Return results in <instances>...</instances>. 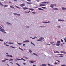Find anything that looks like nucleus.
<instances>
[{
    "instance_id": "1",
    "label": "nucleus",
    "mask_w": 66,
    "mask_h": 66,
    "mask_svg": "<svg viewBox=\"0 0 66 66\" xmlns=\"http://www.w3.org/2000/svg\"><path fill=\"white\" fill-rule=\"evenodd\" d=\"M61 43V41H57V44L56 45V46H60V44L59 43Z\"/></svg>"
},
{
    "instance_id": "2",
    "label": "nucleus",
    "mask_w": 66,
    "mask_h": 66,
    "mask_svg": "<svg viewBox=\"0 0 66 66\" xmlns=\"http://www.w3.org/2000/svg\"><path fill=\"white\" fill-rule=\"evenodd\" d=\"M29 62L30 63H32V64H33L34 63V62H36V61H33V60H32V61L30 60V61H29Z\"/></svg>"
},
{
    "instance_id": "3",
    "label": "nucleus",
    "mask_w": 66,
    "mask_h": 66,
    "mask_svg": "<svg viewBox=\"0 0 66 66\" xmlns=\"http://www.w3.org/2000/svg\"><path fill=\"white\" fill-rule=\"evenodd\" d=\"M26 4L25 3L22 4L20 5V6L21 7H23V6H24Z\"/></svg>"
},
{
    "instance_id": "4",
    "label": "nucleus",
    "mask_w": 66,
    "mask_h": 66,
    "mask_svg": "<svg viewBox=\"0 0 66 66\" xmlns=\"http://www.w3.org/2000/svg\"><path fill=\"white\" fill-rule=\"evenodd\" d=\"M22 9H23V10H28V8L26 7H23Z\"/></svg>"
},
{
    "instance_id": "5",
    "label": "nucleus",
    "mask_w": 66,
    "mask_h": 66,
    "mask_svg": "<svg viewBox=\"0 0 66 66\" xmlns=\"http://www.w3.org/2000/svg\"><path fill=\"white\" fill-rule=\"evenodd\" d=\"M49 3V2H42L41 3H42V4H44V3Z\"/></svg>"
},
{
    "instance_id": "6",
    "label": "nucleus",
    "mask_w": 66,
    "mask_h": 66,
    "mask_svg": "<svg viewBox=\"0 0 66 66\" xmlns=\"http://www.w3.org/2000/svg\"><path fill=\"white\" fill-rule=\"evenodd\" d=\"M39 6H41V7L44 6H46V5L45 4H40V5Z\"/></svg>"
},
{
    "instance_id": "7",
    "label": "nucleus",
    "mask_w": 66,
    "mask_h": 66,
    "mask_svg": "<svg viewBox=\"0 0 66 66\" xmlns=\"http://www.w3.org/2000/svg\"><path fill=\"white\" fill-rule=\"evenodd\" d=\"M23 43H29V41L28 40H26L23 42Z\"/></svg>"
},
{
    "instance_id": "8",
    "label": "nucleus",
    "mask_w": 66,
    "mask_h": 66,
    "mask_svg": "<svg viewBox=\"0 0 66 66\" xmlns=\"http://www.w3.org/2000/svg\"><path fill=\"white\" fill-rule=\"evenodd\" d=\"M44 39V38H43V37H41L39 39V40H43V39Z\"/></svg>"
},
{
    "instance_id": "9",
    "label": "nucleus",
    "mask_w": 66,
    "mask_h": 66,
    "mask_svg": "<svg viewBox=\"0 0 66 66\" xmlns=\"http://www.w3.org/2000/svg\"><path fill=\"white\" fill-rule=\"evenodd\" d=\"M13 15H18V16H20V15L19 14H18L17 13H13Z\"/></svg>"
},
{
    "instance_id": "10",
    "label": "nucleus",
    "mask_w": 66,
    "mask_h": 66,
    "mask_svg": "<svg viewBox=\"0 0 66 66\" xmlns=\"http://www.w3.org/2000/svg\"><path fill=\"white\" fill-rule=\"evenodd\" d=\"M61 52L62 53H64V54H66V52H64V51H61Z\"/></svg>"
},
{
    "instance_id": "11",
    "label": "nucleus",
    "mask_w": 66,
    "mask_h": 66,
    "mask_svg": "<svg viewBox=\"0 0 66 66\" xmlns=\"http://www.w3.org/2000/svg\"><path fill=\"white\" fill-rule=\"evenodd\" d=\"M58 21H64V20L58 19Z\"/></svg>"
},
{
    "instance_id": "12",
    "label": "nucleus",
    "mask_w": 66,
    "mask_h": 66,
    "mask_svg": "<svg viewBox=\"0 0 66 66\" xmlns=\"http://www.w3.org/2000/svg\"><path fill=\"white\" fill-rule=\"evenodd\" d=\"M54 52L55 53H59V52L57 51H56V52H55L54 51Z\"/></svg>"
},
{
    "instance_id": "13",
    "label": "nucleus",
    "mask_w": 66,
    "mask_h": 66,
    "mask_svg": "<svg viewBox=\"0 0 66 66\" xmlns=\"http://www.w3.org/2000/svg\"><path fill=\"white\" fill-rule=\"evenodd\" d=\"M25 13H30V11H29L28 12H27V11H25Z\"/></svg>"
},
{
    "instance_id": "14",
    "label": "nucleus",
    "mask_w": 66,
    "mask_h": 66,
    "mask_svg": "<svg viewBox=\"0 0 66 66\" xmlns=\"http://www.w3.org/2000/svg\"><path fill=\"white\" fill-rule=\"evenodd\" d=\"M50 7H52V8H53V4H52L50 6Z\"/></svg>"
},
{
    "instance_id": "15",
    "label": "nucleus",
    "mask_w": 66,
    "mask_h": 66,
    "mask_svg": "<svg viewBox=\"0 0 66 66\" xmlns=\"http://www.w3.org/2000/svg\"><path fill=\"white\" fill-rule=\"evenodd\" d=\"M62 10H66V8H65L64 7H63L62 8Z\"/></svg>"
},
{
    "instance_id": "16",
    "label": "nucleus",
    "mask_w": 66,
    "mask_h": 66,
    "mask_svg": "<svg viewBox=\"0 0 66 66\" xmlns=\"http://www.w3.org/2000/svg\"><path fill=\"white\" fill-rule=\"evenodd\" d=\"M3 6L4 7H7L8 6V5H4Z\"/></svg>"
},
{
    "instance_id": "17",
    "label": "nucleus",
    "mask_w": 66,
    "mask_h": 66,
    "mask_svg": "<svg viewBox=\"0 0 66 66\" xmlns=\"http://www.w3.org/2000/svg\"><path fill=\"white\" fill-rule=\"evenodd\" d=\"M29 52L30 53H32V51L30 49L29 50Z\"/></svg>"
},
{
    "instance_id": "18",
    "label": "nucleus",
    "mask_w": 66,
    "mask_h": 66,
    "mask_svg": "<svg viewBox=\"0 0 66 66\" xmlns=\"http://www.w3.org/2000/svg\"><path fill=\"white\" fill-rule=\"evenodd\" d=\"M38 10H42V11H44V10L40 8H39L38 9Z\"/></svg>"
},
{
    "instance_id": "19",
    "label": "nucleus",
    "mask_w": 66,
    "mask_h": 66,
    "mask_svg": "<svg viewBox=\"0 0 66 66\" xmlns=\"http://www.w3.org/2000/svg\"><path fill=\"white\" fill-rule=\"evenodd\" d=\"M10 7L12 8V9H15L14 7L12 6H10Z\"/></svg>"
},
{
    "instance_id": "20",
    "label": "nucleus",
    "mask_w": 66,
    "mask_h": 66,
    "mask_svg": "<svg viewBox=\"0 0 66 66\" xmlns=\"http://www.w3.org/2000/svg\"><path fill=\"white\" fill-rule=\"evenodd\" d=\"M29 10H30V11H34V9H29Z\"/></svg>"
},
{
    "instance_id": "21",
    "label": "nucleus",
    "mask_w": 66,
    "mask_h": 66,
    "mask_svg": "<svg viewBox=\"0 0 66 66\" xmlns=\"http://www.w3.org/2000/svg\"><path fill=\"white\" fill-rule=\"evenodd\" d=\"M2 62H6V60H2Z\"/></svg>"
},
{
    "instance_id": "22",
    "label": "nucleus",
    "mask_w": 66,
    "mask_h": 66,
    "mask_svg": "<svg viewBox=\"0 0 66 66\" xmlns=\"http://www.w3.org/2000/svg\"><path fill=\"white\" fill-rule=\"evenodd\" d=\"M15 7H17V8L18 9H20V8L18 7L17 6H15Z\"/></svg>"
},
{
    "instance_id": "23",
    "label": "nucleus",
    "mask_w": 66,
    "mask_h": 66,
    "mask_svg": "<svg viewBox=\"0 0 66 66\" xmlns=\"http://www.w3.org/2000/svg\"><path fill=\"white\" fill-rule=\"evenodd\" d=\"M54 43V42H50V44H53V43Z\"/></svg>"
},
{
    "instance_id": "24",
    "label": "nucleus",
    "mask_w": 66,
    "mask_h": 66,
    "mask_svg": "<svg viewBox=\"0 0 66 66\" xmlns=\"http://www.w3.org/2000/svg\"><path fill=\"white\" fill-rule=\"evenodd\" d=\"M55 11H57L58 10V9L56 8H55Z\"/></svg>"
},
{
    "instance_id": "25",
    "label": "nucleus",
    "mask_w": 66,
    "mask_h": 66,
    "mask_svg": "<svg viewBox=\"0 0 66 66\" xmlns=\"http://www.w3.org/2000/svg\"><path fill=\"white\" fill-rule=\"evenodd\" d=\"M0 5H2V6H3V4H2V3H1V2H0Z\"/></svg>"
},
{
    "instance_id": "26",
    "label": "nucleus",
    "mask_w": 66,
    "mask_h": 66,
    "mask_svg": "<svg viewBox=\"0 0 66 66\" xmlns=\"http://www.w3.org/2000/svg\"><path fill=\"white\" fill-rule=\"evenodd\" d=\"M32 14H36V13H35L33 12H32Z\"/></svg>"
},
{
    "instance_id": "27",
    "label": "nucleus",
    "mask_w": 66,
    "mask_h": 66,
    "mask_svg": "<svg viewBox=\"0 0 66 66\" xmlns=\"http://www.w3.org/2000/svg\"><path fill=\"white\" fill-rule=\"evenodd\" d=\"M42 65L43 66H46V64H42Z\"/></svg>"
},
{
    "instance_id": "28",
    "label": "nucleus",
    "mask_w": 66,
    "mask_h": 66,
    "mask_svg": "<svg viewBox=\"0 0 66 66\" xmlns=\"http://www.w3.org/2000/svg\"><path fill=\"white\" fill-rule=\"evenodd\" d=\"M8 44H14V43H8Z\"/></svg>"
},
{
    "instance_id": "29",
    "label": "nucleus",
    "mask_w": 66,
    "mask_h": 66,
    "mask_svg": "<svg viewBox=\"0 0 66 66\" xmlns=\"http://www.w3.org/2000/svg\"><path fill=\"white\" fill-rule=\"evenodd\" d=\"M53 6H56V5L55 4H53Z\"/></svg>"
},
{
    "instance_id": "30",
    "label": "nucleus",
    "mask_w": 66,
    "mask_h": 66,
    "mask_svg": "<svg viewBox=\"0 0 66 66\" xmlns=\"http://www.w3.org/2000/svg\"><path fill=\"white\" fill-rule=\"evenodd\" d=\"M42 9H46V7H42Z\"/></svg>"
},
{
    "instance_id": "31",
    "label": "nucleus",
    "mask_w": 66,
    "mask_h": 66,
    "mask_svg": "<svg viewBox=\"0 0 66 66\" xmlns=\"http://www.w3.org/2000/svg\"><path fill=\"white\" fill-rule=\"evenodd\" d=\"M7 24H11L9 22H7L6 23Z\"/></svg>"
},
{
    "instance_id": "32",
    "label": "nucleus",
    "mask_w": 66,
    "mask_h": 66,
    "mask_svg": "<svg viewBox=\"0 0 66 66\" xmlns=\"http://www.w3.org/2000/svg\"><path fill=\"white\" fill-rule=\"evenodd\" d=\"M0 41L1 42H3V40L0 39Z\"/></svg>"
},
{
    "instance_id": "33",
    "label": "nucleus",
    "mask_w": 66,
    "mask_h": 66,
    "mask_svg": "<svg viewBox=\"0 0 66 66\" xmlns=\"http://www.w3.org/2000/svg\"><path fill=\"white\" fill-rule=\"evenodd\" d=\"M27 4H31L30 3H29V2H27Z\"/></svg>"
},
{
    "instance_id": "34",
    "label": "nucleus",
    "mask_w": 66,
    "mask_h": 66,
    "mask_svg": "<svg viewBox=\"0 0 66 66\" xmlns=\"http://www.w3.org/2000/svg\"><path fill=\"white\" fill-rule=\"evenodd\" d=\"M43 23H47V22H43Z\"/></svg>"
},
{
    "instance_id": "35",
    "label": "nucleus",
    "mask_w": 66,
    "mask_h": 66,
    "mask_svg": "<svg viewBox=\"0 0 66 66\" xmlns=\"http://www.w3.org/2000/svg\"><path fill=\"white\" fill-rule=\"evenodd\" d=\"M61 41L62 42V43H63V42H64L63 40H62V39H61Z\"/></svg>"
},
{
    "instance_id": "36",
    "label": "nucleus",
    "mask_w": 66,
    "mask_h": 66,
    "mask_svg": "<svg viewBox=\"0 0 66 66\" xmlns=\"http://www.w3.org/2000/svg\"><path fill=\"white\" fill-rule=\"evenodd\" d=\"M19 60H21V59H17L16 61H19Z\"/></svg>"
},
{
    "instance_id": "37",
    "label": "nucleus",
    "mask_w": 66,
    "mask_h": 66,
    "mask_svg": "<svg viewBox=\"0 0 66 66\" xmlns=\"http://www.w3.org/2000/svg\"><path fill=\"white\" fill-rule=\"evenodd\" d=\"M18 44H19V45H22V43H18Z\"/></svg>"
},
{
    "instance_id": "38",
    "label": "nucleus",
    "mask_w": 66,
    "mask_h": 66,
    "mask_svg": "<svg viewBox=\"0 0 66 66\" xmlns=\"http://www.w3.org/2000/svg\"><path fill=\"white\" fill-rule=\"evenodd\" d=\"M4 60H9V59H5Z\"/></svg>"
},
{
    "instance_id": "39",
    "label": "nucleus",
    "mask_w": 66,
    "mask_h": 66,
    "mask_svg": "<svg viewBox=\"0 0 66 66\" xmlns=\"http://www.w3.org/2000/svg\"><path fill=\"white\" fill-rule=\"evenodd\" d=\"M0 30H2L3 31H4V29L1 28H0Z\"/></svg>"
},
{
    "instance_id": "40",
    "label": "nucleus",
    "mask_w": 66,
    "mask_h": 66,
    "mask_svg": "<svg viewBox=\"0 0 66 66\" xmlns=\"http://www.w3.org/2000/svg\"><path fill=\"white\" fill-rule=\"evenodd\" d=\"M11 48H15L13 46H11Z\"/></svg>"
},
{
    "instance_id": "41",
    "label": "nucleus",
    "mask_w": 66,
    "mask_h": 66,
    "mask_svg": "<svg viewBox=\"0 0 66 66\" xmlns=\"http://www.w3.org/2000/svg\"><path fill=\"white\" fill-rule=\"evenodd\" d=\"M16 65H18V66H20V65L19 64H18V63H16Z\"/></svg>"
},
{
    "instance_id": "42",
    "label": "nucleus",
    "mask_w": 66,
    "mask_h": 66,
    "mask_svg": "<svg viewBox=\"0 0 66 66\" xmlns=\"http://www.w3.org/2000/svg\"><path fill=\"white\" fill-rule=\"evenodd\" d=\"M40 27H41V28H43V27H44V26H40Z\"/></svg>"
},
{
    "instance_id": "43",
    "label": "nucleus",
    "mask_w": 66,
    "mask_h": 66,
    "mask_svg": "<svg viewBox=\"0 0 66 66\" xmlns=\"http://www.w3.org/2000/svg\"><path fill=\"white\" fill-rule=\"evenodd\" d=\"M50 23V22L48 21V22H47V23Z\"/></svg>"
},
{
    "instance_id": "44",
    "label": "nucleus",
    "mask_w": 66,
    "mask_h": 66,
    "mask_svg": "<svg viewBox=\"0 0 66 66\" xmlns=\"http://www.w3.org/2000/svg\"><path fill=\"white\" fill-rule=\"evenodd\" d=\"M27 1H29V2H31L30 0H27Z\"/></svg>"
},
{
    "instance_id": "45",
    "label": "nucleus",
    "mask_w": 66,
    "mask_h": 66,
    "mask_svg": "<svg viewBox=\"0 0 66 66\" xmlns=\"http://www.w3.org/2000/svg\"><path fill=\"white\" fill-rule=\"evenodd\" d=\"M55 45V44H54L52 45V46H54Z\"/></svg>"
},
{
    "instance_id": "46",
    "label": "nucleus",
    "mask_w": 66,
    "mask_h": 66,
    "mask_svg": "<svg viewBox=\"0 0 66 66\" xmlns=\"http://www.w3.org/2000/svg\"><path fill=\"white\" fill-rule=\"evenodd\" d=\"M19 49H21V50H23V49H22V48H19Z\"/></svg>"
},
{
    "instance_id": "47",
    "label": "nucleus",
    "mask_w": 66,
    "mask_h": 66,
    "mask_svg": "<svg viewBox=\"0 0 66 66\" xmlns=\"http://www.w3.org/2000/svg\"><path fill=\"white\" fill-rule=\"evenodd\" d=\"M22 60H23L24 61H26V60L22 58Z\"/></svg>"
},
{
    "instance_id": "48",
    "label": "nucleus",
    "mask_w": 66,
    "mask_h": 66,
    "mask_svg": "<svg viewBox=\"0 0 66 66\" xmlns=\"http://www.w3.org/2000/svg\"><path fill=\"white\" fill-rule=\"evenodd\" d=\"M58 28H61V26H58Z\"/></svg>"
},
{
    "instance_id": "49",
    "label": "nucleus",
    "mask_w": 66,
    "mask_h": 66,
    "mask_svg": "<svg viewBox=\"0 0 66 66\" xmlns=\"http://www.w3.org/2000/svg\"><path fill=\"white\" fill-rule=\"evenodd\" d=\"M66 66V65H61V66Z\"/></svg>"
},
{
    "instance_id": "50",
    "label": "nucleus",
    "mask_w": 66,
    "mask_h": 66,
    "mask_svg": "<svg viewBox=\"0 0 66 66\" xmlns=\"http://www.w3.org/2000/svg\"><path fill=\"white\" fill-rule=\"evenodd\" d=\"M53 11H54V10H55V8H53Z\"/></svg>"
},
{
    "instance_id": "51",
    "label": "nucleus",
    "mask_w": 66,
    "mask_h": 66,
    "mask_svg": "<svg viewBox=\"0 0 66 66\" xmlns=\"http://www.w3.org/2000/svg\"><path fill=\"white\" fill-rule=\"evenodd\" d=\"M54 64L55 65H56V64H57V63H56V62H55V63H54Z\"/></svg>"
},
{
    "instance_id": "52",
    "label": "nucleus",
    "mask_w": 66,
    "mask_h": 66,
    "mask_svg": "<svg viewBox=\"0 0 66 66\" xmlns=\"http://www.w3.org/2000/svg\"><path fill=\"white\" fill-rule=\"evenodd\" d=\"M56 61H57V62H60V61L59 60H56Z\"/></svg>"
},
{
    "instance_id": "53",
    "label": "nucleus",
    "mask_w": 66,
    "mask_h": 66,
    "mask_svg": "<svg viewBox=\"0 0 66 66\" xmlns=\"http://www.w3.org/2000/svg\"><path fill=\"white\" fill-rule=\"evenodd\" d=\"M37 38V37H34L32 38V39H34L35 38Z\"/></svg>"
},
{
    "instance_id": "54",
    "label": "nucleus",
    "mask_w": 66,
    "mask_h": 66,
    "mask_svg": "<svg viewBox=\"0 0 66 66\" xmlns=\"http://www.w3.org/2000/svg\"><path fill=\"white\" fill-rule=\"evenodd\" d=\"M13 59H10V60H9V61H13Z\"/></svg>"
},
{
    "instance_id": "55",
    "label": "nucleus",
    "mask_w": 66,
    "mask_h": 66,
    "mask_svg": "<svg viewBox=\"0 0 66 66\" xmlns=\"http://www.w3.org/2000/svg\"><path fill=\"white\" fill-rule=\"evenodd\" d=\"M26 59H27V60H28V58L27 57H26Z\"/></svg>"
},
{
    "instance_id": "56",
    "label": "nucleus",
    "mask_w": 66,
    "mask_h": 66,
    "mask_svg": "<svg viewBox=\"0 0 66 66\" xmlns=\"http://www.w3.org/2000/svg\"><path fill=\"white\" fill-rule=\"evenodd\" d=\"M10 56L11 57H12V56L11 55H10Z\"/></svg>"
},
{
    "instance_id": "57",
    "label": "nucleus",
    "mask_w": 66,
    "mask_h": 66,
    "mask_svg": "<svg viewBox=\"0 0 66 66\" xmlns=\"http://www.w3.org/2000/svg\"><path fill=\"white\" fill-rule=\"evenodd\" d=\"M48 66H50V65H50V64H49V63L48 64Z\"/></svg>"
},
{
    "instance_id": "58",
    "label": "nucleus",
    "mask_w": 66,
    "mask_h": 66,
    "mask_svg": "<svg viewBox=\"0 0 66 66\" xmlns=\"http://www.w3.org/2000/svg\"><path fill=\"white\" fill-rule=\"evenodd\" d=\"M60 56V57H63V56H61V55L60 56Z\"/></svg>"
},
{
    "instance_id": "59",
    "label": "nucleus",
    "mask_w": 66,
    "mask_h": 66,
    "mask_svg": "<svg viewBox=\"0 0 66 66\" xmlns=\"http://www.w3.org/2000/svg\"><path fill=\"white\" fill-rule=\"evenodd\" d=\"M64 40H65V42H66V40H65V39L64 38Z\"/></svg>"
},
{
    "instance_id": "60",
    "label": "nucleus",
    "mask_w": 66,
    "mask_h": 66,
    "mask_svg": "<svg viewBox=\"0 0 66 66\" xmlns=\"http://www.w3.org/2000/svg\"><path fill=\"white\" fill-rule=\"evenodd\" d=\"M39 41L40 42H43V41H44V40H39Z\"/></svg>"
},
{
    "instance_id": "61",
    "label": "nucleus",
    "mask_w": 66,
    "mask_h": 66,
    "mask_svg": "<svg viewBox=\"0 0 66 66\" xmlns=\"http://www.w3.org/2000/svg\"><path fill=\"white\" fill-rule=\"evenodd\" d=\"M9 3H11V4L12 3V2H9Z\"/></svg>"
},
{
    "instance_id": "62",
    "label": "nucleus",
    "mask_w": 66,
    "mask_h": 66,
    "mask_svg": "<svg viewBox=\"0 0 66 66\" xmlns=\"http://www.w3.org/2000/svg\"><path fill=\"white\" fill-rule=\"evenodd\" d=\"M6 56H10V55H7Z\"/></svg>"
},
{
    "instance_id": "63",
    "label": "nucleus",
    "mask_w": 66,
    "mask_h": 66,
    "mask_svg": "<svg viewBox=\"0 0 66 66\" xmlns=\"http://www.w3.org/2000/svg\"><path fill=\"white\" fill-rule=\"evenodd\" d=\"M60 55H63V54H60Z\"/></svg>"
},
{
    "instance_id": "64",
    "label": "nucleus",
    "mask_w": 66,
    "mask_h": 66,
    "mask_svg": "<svg viewBox=\"0 0 66 66\" xmlns=\"http://www.w3.org/2000/svg\"><path fill=\"white\" fill-rule=\"evenodd\" d=\"M23 46H25V44H23Z\"/></svg>"
}]
</instances>
